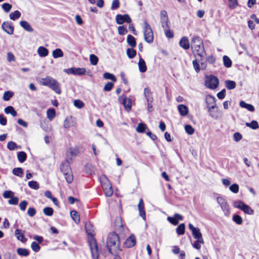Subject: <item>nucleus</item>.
<instances>
[{
    "instance_id": "obj_1",
    "label": "nucleus",
    "mask_w": 259,
    "mask_h": 259,
    "mask_svg": "<svg viewBox=\"0 0 259 259\" xmlns=\"http://www.w3.org/2000/svg\"><path fill=\"white\" fill-rule=\"evenodd\" d=\"M120 245L118 235L115 232L109 233L106 241V245L109 252L112 255L116 254L117 251L119 250Z\"/></svg>"
},
{
    "instance_id": "obj_2",
    "label": "nucleus",
    "mask_w": 259,
    "mask_h": 259,
    "mask_svg": "<svg viewBox=\"0 0 259 259\" xmlns=\"http://www.w3.org/2000/svg\"><path fill=\"white\" fill-rule=\"evenodd\" d=\"M191 48L193 53L200 58H204L206 53L204 50L203 42L199 36H194L191 41Z\"/></svg>"
},
{
    "instance_id": "obj_3",
    "label": "nucleus",
    "mask_w": 259,
    "mask_h": 259,
    "mask_svg": "<svg viewBox=\"0 0 259 259\" xmlns=\"http://www.w3.org/2000/svg\"><path fill=\"white\" fill-rule=\"evenodd\" d=\"M41 84L47 86L54 91L57 94H60L61 90L59 83L55 79L50 76L42 78Z\"/></svg>"
},
{
    "instance_id": "obj_4",
    "label": "nucleus",
    "mask_w": 259,
    "mask_h": 259,
    "mask_svg": "<svg viewBox=\"0 0 259 259\" xmlns=\"http://www.w3.org/2000/svg\"><path fill=\"white\" fill-rule=\"evenodd\" d=\"M101 184L105 195L107 197L111 196L113 193L112 185L109 180L105 176L101 178Z\"/></svg>"
},
{
    "instance_id": "obj_5",
    "label": "nucleus",
    "mask_w": 259,
    "mask_h": 259,
    "mask_svg": "<svg viewBox=\"0 0 259 259\" xmlns=\"http://www.w3.org/2000/svg\"><path fill=\"white\" fill-rule=\"evenodd\" d=\"M143 32L145 40L149 44L152 43L154 39L153 31L150 25L146 21L144 22Z\"/></svg>"
},
{
    "instance_id": "obj_6",
    "label": "nucleus",
    "mask_w": 259,
    "mask_h": 259,
    "mask_svg": "<svg viewBox=\"0 0 259 259\" xmlns=\"http://www.w3.org/2000/svg\"><path fill=\"white\" fill-rule=\"evenodd\" d=\"M233 206L235 208L240 209L244 213L248 214H253L254 213L253 210L248 205L245 204L241 200L235 201L233 203Z\"/></svg>"
},
{
    "instance_id": "obj_7",
    "label": "nucleus",
    "mask_w": 259,
    "mask_h": 259,
    "mask_svg": "<svg viewBox=\"0 0 259 259\" xmlns=\"http://www.w3.org/2000/svg\"><path fill=\"white\" fill-rule=\"evenodd\" d=\"M219 80L218 78L212 75H210L206 77L205 81V85L210 89H215L219 85Z\"/></svg>"
},
{
    "instance_id": "obj_8",
    "label": "nucleus",
    "mask_w": 259,
    "mask_h": 259,
    "mask_svg": "<svg viewBox=\"0 0 259 259\" xmlns=\"http://www.w3.org/2000/svg\"><path fill=\"white\" fill-rule=\"evenodd\" d=\"M217 201L223 210L224 214L229 216L230 213L229 205L226 200L222 197H218Z\"/></svg>"
},
{
    "instance_id": "obj_9",
    "label": "nucleus",
    "mask_w": 259,
    "mask_h": 259,
    "mask_svg": "<svg viewBox=\"0 0 259 259\" xmlns=\"http://www.w3.org/2000/svg\"><path fill=\"white\" fill-rule=\"evenodd\" d=\"M64 72L67 74L81 75L85 73L86 69L84 68H70L65 69Z\"/></svg>"
},
{
    "instance_id": "obj_10",
    "label": "nucleus",
    "mask_w": 259,
    "mask_h": 259,
    "mask_svg": "<svg viewBox=\"0 0 259 259\" xmlns=\"http://www.w3.org/2000/svg\"><path fill=\"white\" fill-rule=\"evenodd\" d=\"M116 22L118 24H122L123 23H131L132 19L128 14H117L115 17Z\"/></svg>"
},
{
    "instance_id": "obj_11",
    "label": "nucleus",
    "mask_w": 259,
    "mask_h": 259,
    "mask_svg": "<svg viewBox=\"0 0 259 259\" xmlns=\"http://www.w3.org/2000/svg\"><path fill=\"white\" fill-rule=\"evenodd\" d=\"M2 29L9 35L13 34L14 31V27L10 21L4 22L2 24Z\"/></svg>"
},
{
    "instance_id": "obj_12",
    "label": "nucleus",
    "mask_w": 259,
    "mask_h": 259,
    "mask_svg": "<svg viewBox=\"0 0 259 259\" xmlns=\"http://www.w3.org/2000/svg\"><path fill=\"white\" fill-rule=\"evenodd\" d=\"M90 245L93 259H98L99 257V252L97 242L95 241L93 244L90 243Z\"/></svg>"
},
{
    "instance_id": "obj_13",
    "label": "nucleus",
    "mask_w": 259,
    "mask_h": 259,
    "mask_svg": "<svg viewBox=\"0 0 259 259\" xmlns=\"http://www.w3.org/2000/svg\"><path fill=\"white\" fill-rule=\"evenodd\" d=\"M183 219V217L181 214L175 213L173 217H168L167 220L170 223L176 226L178 224L179 221H182Z\"/></svg>"
},
{
    "instance_id": "obj_14",
    "label": "nucleus",
    "mask_w": 259,
    "mask_h": 259,
    "mask_svg": "<svg viewBox=\"0 0 259 259\" xmlns=\"http://www.w3.org/2000/svg\"><path fill=\"white\" fill-rule=\"evenodd\" d=\"M136 243V237L134 234H131L130 236L127 238L124 243V245L128 248L133 247Z\"/></svg>"
},
{
    "instance_id": "obj_15",
    "label": "nucleus",
    "mask_w": 259,
    "mask_h": 259,
    "mask_svg": "<svg viewBox=\"0 0 259 259\" xmlns=\"http://www.w3.org/2000/svg\"><path fill=\"white\" fill-rule=\"evenodd\" d=\"M75 124L76 122L73 118L72 116H68L64 121L63 126L65 128H69L71 126H75Z\"/></svg>"
},
{
    "instance_id": "obj_16",
    "label": "nucleus",
    "mask_w": 259,
    "mask_h": 259,
    "mask_svg": "<svg viewBox=\"0 0 259 259\" xmlns=\"http://www.w3.org/2000/svg\"><path fill=\"white\" fill-rule=\"evenodd\" d=\"M60 170L63 174L71 171L69 162L68 159H66L61 164L60 166Z\"/></svg>"
},
{
    "instance_id": "obj_17",
    "label": "nucleus",
    "mask_w": 259,
    "mask_h": 259,
    "mask_svg": "<svg viewBox=\"0 0 259 259\" xmlns=\"http://www.w3.org/2000/svg\"><path fill=\"white\" fill-rule=\"evenodd\" d=\"M138 209L139 211V215L143 219H146V213L144 210V203L142 199H140L138 204Z\"/></svg>"
},
{
    "instance_id": "obj_18",
    "label": "nucleus",
    "mask_w": 259,
    "mask_h": 259,
    "mask_svg": "<svg viewBox=\"0 0 259 259\" xmlns=\"http://www.w3.org/2000/svg\"><path fill=\"white\" fill-rule=\"evenodd\" d=\"M20 26L26 31L32 32L34 30L30 24L26 21L23 20L20 22Z\"/></svg>"
},
{
    "instance_id": "obj_19",
    "label": "nucleus",
    "mask_w": 259,
    "mask_h": 259,
    "mask_svg": "<svg viewBox=\"0 0 259 259\" xmlns=\"http://www.w3.org/2000/svg\"><path fill=\"white\" fill-rule=\"evenodd\" d=\"M180 46L185 50H188L190 48V44L188 38L186 36L183 37L180 40Z\"/></svg>"
},
{
    "instance_id": "obj_20",
    "label": "nucleus",
    "mask_w": 259,
    "mask_h": 259,
    "mask_svg": "<svg viewBox=\"0 0 259 259\" xmlns=\"http://www.w3.org/2000/svg\"><path fill=\"white\" fill-rule=\"evenodd\" d=\"M178 110L181 116H185L188 113V108L185 105L181 104L178 106Z\"/></svg>"
},
{
    "instance_id": "obj_21",
    "label": "nucleus",
    "mask_w": 259,
    "mask_h": 259,
    "mask_svg": "<svg viewBox=\"0 0 259 259\" xmlns=\"http://www.w3.org/2000/svg\"><path fill=\"white\" fill-rule=\"evenodd\" d=\"M21 232V230L18 229H16L15 231V235L18 240L23 243H25L26 242L27 239L24 237V234Z\"/></svg>"
},
{
    "instance_id": "obj_22",
    "label": "nucleus",
    "mask_w": 259,
    "mask_h": 259,
    "mask_svg": "<svg viewBox=\"0 0 259 259\" xmlns=\"http://www.w3.org/2000/svg\"><path fill=\"white\" fill-rule=\"evenodd\" d=\"M138 66L139 71L142 73H144L147 71V66L144 59L142 58H140L139 61L138 63Z\"/></svg>"
},
{
    "instance_id": "obj_23",
    "label": "nucleus",
    "mask_w": 259,
    "mask_h": 259,
    "mask_svg": "<svg viewBox=\"0 0 259 259\" xmlns=\"http://www.w3.org/2000/svg\"><path fill=\"white\" fill-rule=\"evenodd\" d=\"M239 105L241 107L245 108L249 111L253 112L254 110V108L253 105L247 104L244 101H241L239 103Z\"/></svg>"
},
{
    "instance_id": "obj_24",
    "label": "nucleus",
    "mask_w": 259,
    "mask_h": 259,
    "mask_svg": "<svg viewBox=\"0 0 259 259\" xmlns=\"http://www.w3.org/2000/svg\"><path fill=\"white\" fill-rule=\"evenodd\" d=\"M37 53L41 57H45L48 55L49 51L44 47H39L37 50Z\"/></svg>"
},
{
    "instance_id": "obj_25",
    "label": "nucleus",
    "mask_w": 259,
    "mask_h": 259,
    "mask_svg": "<svg viewBox=\"0 0 259 259\" xmlns=\"http://www.w3.org/2000/svg\"><path fill=\"white\" fill-rule=\"evenodd\" d=\"M70 215L72 220L76 224H78L80 222V217L78 212L76 210H71L70 211Z\"/></svg>"
},
{
    "instance_id": "obj_26",
    "label": "nucleus",
    "mask_w": 259,
    "mask_h": 259,
    "mask_svg": "<svg viewBox=\"0 0 259 259\" xmlns=\"http://www.w3.org/2000/svg\"><path fill=\"white\" fill-rule=\"evenodd\" d=\"M5 112L6 114H11L13 117H15L17 115V113L14 108L13 107L11 106H9L5 108Z\"/></svg>"
},
{
    "instance_id": "obj_27",
    "label": "nucleus",
    "mask_w": 259,
    "mask_h": 259,
    "mask_svg": "<svg viewBox=\"0 0 259 259\" xmlns=\"http://www.w3.org/2000/svg\"><path fill=\"white\" fill-rule=\"evenodd\" d=\"M127 42L129 46L132 48L136 46V41L135 38L132 35L128 34L127 37Z\"/></svg>"
},
{
    "instance_id": "obj_28",
    "label": "nucleus",
    "mask_w": 259,
    "mask_h": 259,
    "mask_svg": "<svg viewBox=\"0 0 259 259\" xmlns=\"http://www.w3.org/2000/svg\"><path fill=\"white\" fill-rule=\"evenodd\" d=\"M114 224L117 229H118L121 231L123 230V225L122 223V220L120 217H117L116 218Z\"/></svg>"
},
{
    "instance_id": "obj_29",
    "label": "nucleus",
    "mask_w": 259,
    "mask_h": 259,
    "mask_svg": "<svg viewBox=\"0 0 259 259\" xmlns=\"http://www.w3.org/2000/svg\"><path fill=\"white\" fill-rule=\"evenodd\" d=\"M225 86L228 90H231L235 89L236 87V83L234 81L227 80L225 82Z\"/></svg>"
},
{
    "instance_id": "obj_30",
    "label": "nucleus",
    "mask_w": 259,
    "mask_h": 259,
    "mask_svg": "<svg viewBox=\"0 0 259 259\" xmlns=\"http://www.w3.org/2000/svg\"><path fill=\"white\" fill-rule=\"evenodd\" d=\"M144 95L147 99V102H153V98L150 89L146 88L144 89Z\"/></svg>"
},
{
    "instance_id": "obj_31",
    "label": "nucleus",
    "mask_w": 259,
    "mask_h": 259,
    "mask_svg": "<svg viewBox=\"0 0 259 259\" xmlns=\"http://www.w3.org/2000/svg\"><path fill=\"white\" fill-rule=\"evenodd\" d=\"M17 158L20 163H23L27 158V154L24 151L19 152L17 153Z\"/></svg>"
},
{
    "instance_id": "obj_32",
    "label": "nucleus",
    "mask_w": 259,
    "mask_h": 259,
    "mask_svg": "<svg viewBox=\"0 0 259 259\" xmlns=\"http://www.w3.org/2000/svg\"><path fill=\"white\" fill-rule=\"evenodd\" d=\"M17 252L19 255L23 256H27L30 253L29 250L23 248H17Z\"/></svg>"
},
{
    "instance_id": "obj_33",
    "label": "nucleus",
    "mask_w": 259,
    "mask_h": 259,
    "mask_svg": "<svg viewBox=\"0 0 259 259\" xmlns=\"http://www.w3.org/2000/svg\"><path fill=\"white\" fill-rule=\"evenodd\" d=\"M63 52L60 49H56L52 52V55L54 58H58L63 56Z\"/></svg>"
},
{
    "instance_id": "obj_34",
    "label": "nucleus",
    "mask_w": 259,
    "mask_h": 259,
    "mask_svg": "<svg viewBox=\"0 0 259 259\" xmlns=\"http://www.w3.org/2000/svg\"><path fill=\"white\" fill-rule=\"evenodd\" d=\"M216 102L215 98L210 95H208L206 97V103L207 105V108L209 107V106H211L212 104H214Z\"/></svg>"
},
{
    "instance_id": "obj_35",
    "label": "nucleus",
    "mask_w": 259,
    "mask_h": 259,
    "mask_svg": "<svg viewBox=\"0 0 259 259\" xmlns=\"http://www.w3.org/2000/svg\"><path fill=\"white\" fill-rule=\"evenodd\" d=\"M7 148L9 150L12 151L18 149H20L21 147L17 146L15 142L13 141H10L7 144Z\"/></svg>"
},
{
    "instance_id": "obj_36",
    "label": "nucleus",
    "mask_w": 259,
    "mask_h": 259,
    "mask_svg": "<svg viewBox=\"0 0 259 259\" xmlns=\"http://www.w3.org/2000/svg\"><path fill=\"white\" fill-rule=\"evenodd\" d=\"M185 225L184 223L180 224L176 229V232L178 235H182L185 233Z\"/></svg>"
},
{
    "instance_id": "obj_37",
    "label": "nucleus",
    "mask_w": 259,
    "mask_h": 259,
    "mask_svg": "<svg viewBox=\"0 0 259 259\" xmlns=\"http://www.w3.org/2000/svg\"><path fill=\"white\" fill-rule=\"evenodd\" d=\"M47 118L51 121L56 115V111L54 109H49L47 111Z\"/></svg>"
},
{
    "instance_id": "obj_38",
    "label": "nucleus",
    "mask_w": 259,
    "mask_h": 259,
    "mask_svg": "<svg viewBox=\"0 0 259 259\" xmlns=\"http://www.w3.org/2000/svg\"><path fill=\"white\" fill-rule=\"evenodd\" d=\"M160 22L161 24V27L163 30H166L169 28V21L168 18L167 19H161Z\"/></svg>"
},
{
    "instance_id": "obj_39",
    "label": "nucleus",
    "mask_w": 259,
    "mask_h": 259,
    "mask_svg": "<svg viewBox=\"0 0 259 259\" xmlns=\"http://www.w3.org/2000/svg\"><path fill=\"white\" fill-rule=\"evenodd\" d=\"M21 13L18 11H15L14 12H12L10 14L9 17L12 20H16L19 19L21 16Z\"/></svg>"
},
{
    "instance_id": "obj_40",
    "label": "nucleus",
    "mask_w": 259,
    "mask_h": 259,
    "mask_svg": "<svg viewBox=\"0 0 259 259\" xmlns=\"http://www.w3.org/2000/svg\"><path fill=\"white\" fill-rule=\"evenodd\" d=\"M192 235L193 237L195 239H201L202 238V234L200 232V229L199 228H197L195 230L192 232Z\"/></svg>"
},
{
    "instance_id": "obj_41",
    "label": "nucleus",
    "mask_w": 259,
    "mask_h": 259,
    "mask_svg": "<svg viewBox=\"0 0 259 259\" xmlns=\"http://www.w3.org/2000/svg\"><path fill=\"white\" fill-rule=\"evenodd\" d=\"M12 172L14 175L22 178L23 174V170L21 167L14 168L12 170Z\"/></svg>"
},
{
    "instance_id": "obj_42",
    "label": "nucleus",
    "mask_w": 259,
    "mask_h": 259,
    "mask_svg": "<svg viewBox=\"0 0 259 259\" xmlns=\"http://www.w3.org/2000/svg\"><path fill=\"white\" fill-rule=\"evenodd\" d=\"M63 175L64 176V178L65 179L66 182L68 184H70L72 182L73 180V175L72 173V171L71 172H68L64 173V174H63Z\"/></svg>"
},
{
    "instance_id": "obj_43",
    "label": "nucleus",
    "mask_w": 259,
    "mask_h": 259,
    "mask_svg": "<svg viewBox=\"0 0 259 259\" xmlns=\"http://www.w3.org/2000/svg\"><path fill=\"white\" fill-rule=\"evenodd\" d=\"M245 125L253 130H255L258 128V122L255 120H252L251 122H246Z\"/></svg>"
},
{
    "instance_id": "obj_44",
    "label": "nucleus",
    "mask_w": 259,
    "mask_h": 259,
    "mask_svg": "<svg viewBox=\"0 0 259 259\" xmlns=\"http://www.w3.org/2000/svg\"><path fill=\"white\" fill-rule=\"evenodd\" d=\"M137 52L133 48H128L126 50V54L130 59L134 58L136 55Z\"/></svg>"
},
{
    "instance_id": "obj_45",
    "label": "nucleus",
    "mask_w": 259,
    "mask_h": 259,
    "mask_svg": "<svg viewBox=\"0 0 259 259\" xmlns=\"http://www.w3.org/2000/svg\"><path fill=\"white\" fill-rule=\"evenodd\" d=\"M223 62L224 65L226 67L229 68L232 66V61L229 57L227 56H224L223 57Z\"/></svg>"
},
{
    "instance_id": "obj_46",
    "label": "nucleus",
    "mask_w": 259,
    "mask_h": 259,
    "mask_svg": "<svg viewBox=\"0 0 259 259\" xmlns=\"http://www.w3.org/2000/svg\"><path fill=\"white\" fill-rule=\"evenodd\" d=\"M147 128V126L146 124L143 123H140L138 124L136 128V131L138 133H144L146 129Z\"/></svg>"
},
{
    "instance_id": "obj_47",
    "label": "nucleus",
    "mask_w": 259,
    "mask_h": 259,
    "mask_svg": "<svg viewBox=\"0 0 259 259\" xmlns=\"http://www.w3.org/2000/svg\"><path fill=\"white\" fill-rule=\"evenodd\" d=\"M123 105H124L125 108L127 110H130L132 107L131 100L126 98H124L123 102Z\"/></svg>"
},
{
    "instance_id": "obj_48",
    "label": "nucleus",
    "mask_w": 259,
    "mask_h": 259,
    "mask_svg": "<svg viewBox=\"0 0 259 259\" xmlns=\"http://www.w3.org/2000/svg\"><path fill=\"white\" fill-rule=\"evenodd\" d=\"M196 240L192 244V246L194 248L198 250L201 248L200 244L204 243V241L203 239Z\"/></svg>"
},
{
    "instance_id": "obj_49",
    "label": "nucleus",
    "mask_w": 259,
    "mask_h": 259,
    "mask_svg": "<svg viewBox=\"0 0 259 259\" xmlns=\"http://www.w3.org/2000/svg\"><path fill=\"white\" fill-rule=\"evenodd\" d=\"M14 95V93L11 91H6L4 93L3 95V100L4 101H9L11 98H12Z\"/></svg>"
},
{
    "instance_id": "obj_50",
    "label": "nucleus",
    "mask_w": 259,
    "mask_h": 259,
    "mask_svg": "<svg viewBox=\"0 0 259 259\" xmlns=\"http://www.w3.org/2000/svg\"><path fill=\"white\" fill-rule=\"evenodd\" d=\"M90 61L92 65H96L98 64L99 59L95 55L91 54L90 55Z\"/></svg>"
},
{
    "instance_id": "obj_51",
    "label": "nucleus",
    "mask_w": 259,
    "mask_h": 259,
    "mask_svg": "<svg viewBox=\"0 0 259 259\" xmlns=\"http://www.w3.org/2000/svg\"><path fill=\"white\" fill-rule=\"evenodd\" d=\"M43 212L46 215L52 216L54 213V210L50 207H46L43 209Z\"/></svg>"
},
{
    "instance_id": "obj_52",
    "label": "nucleus",
    "mask_w": 259,
    "mask_h": 259,
    "mask_svg": "<svg viewBox=\"0 0 259 259\" xmlns=\"http://www.w3.org/2000/svg\"><path fill=\"white\" fill-rule=\"evenodd\" d=\"M78 150L73 148H69L67 152V157L76 156Z\"/></svg>"
},
{
    "instance_id": "obj_53",
    "label": "nucleus",
    "mask_w": 259,
    "mask_h": 259,
    "mask_svg": "<svg viewBox=\"0 0 259 259\" xmlns=\"http://www.w3.org/2000/svg\"><path fill=\"white\" fill-rule=\"evenodd\" d=\"M186 132L189 135H193L195 132L194 128L190 124H187L185 126Z\"/></svg>"
},
{
    "instance_id": "obj_54",
    "label": "nucleus",
    "mask_w": 259,
    "mask_h": 259,
    "mask_svg": "<svg viewBox=\"0 0 259 259\" xmlns=\"http://www.w3.org/2000/svg\"><path fill=\"white\" fill-rule=\"evenodd\" d=\"M207 108L208 111L209 112L210 116L213 118H216L217 116L215 115V114L213 113L212 111V110L214 109L215 108H217L216 103H215L212 105L209 106V107Z\"/></svg>"
},
{
    "instance_id": "obj_55",
    "label": "nucleus",
    "mask_w": 259,
    "mask_h": 259,
    "mask_svg": "<svg viewBox=\"0 0 259 259\" xmlns=\"http://www.w3.org/2000/svg\"><path fill=\"white\" fill-rule=\"evenodd\" d=\"M31 248L32 250L35 252H38L40 249V246L39 244L36 243L35 241L32 242L31 244Z\"/></svg>"
},
{
    "instance_id": "obj_56",
    "label": "nucleus",
    "mask_w": 259,
    "mask_h": 259,
    "mask_svg": "<svg viewBox=\"0 0 259 259\" xmlns=\"http://www.w3.org/2000/svg\"><path fill=\"white\" fill-rule=\"evenodd\" d=\"M103 76L106 79H110L114 82L116 81V78L115 76L111 73L105 72V73H104Z\"/></svg>"
},
{
    "instance_id": "obj_57",
    "label": "nucleus",
    "mask_w": 259,
    "mask_h": 259,
    "mask_svg": "<svg viewBox=\"0 0 259 259\" xmlns=\"http://www.w3.org/2000/svg\"><path fill=\"white\" fill-rule=\"evenodd\" d=\"M127 32L126 27L125 26H120L118 27V32L119 35H125Z\"/></svg>"
},
{
    "instance_id": "obj_58",
    "label": "nucleus",
    "mask_w": 259,
    "mask_h": 259,
    "mask_svg": "<svg viewBox=\"0 0 259 259\" xmlns=\"http://www.w3.org/2000/svg\"><path fill=\"white\" fill-rule=\"evenodd\" d=\"M232 220L238 225H241L243 222L242 218L238 214H234L233 216Z\"/></svg>"
},
{
    "instance_id": "obj_59",
    "label": "nucleus",
    "mask_w": 259,
    "mask_h": 259,
    "mask_svg": "<svg viewBox=\"0 0 259 259\" xmlns=\"http://www.w3.org/2000/svg\"><path fill=\"white\" fill-rule=\"evenodd\" d=\"M85 170L87 174L91 175L94 171V167L92 164L88 163L85 165Z\"/></svg>"
},
{
    "instance_id": "obj_60",
    "label": "nucleus",
    "mask_w": 259,
    "mask_h": 259,
    "mask_svg": "<svg viewBox=\"0 0 259 259\" xmlns=\"http://www.w3.org/2000/svg\"><path fill=\"white\" fill-rule=\"evenodd\" d=\"M29 187L34 190H37L39 188V185L37 182L31 181H29L28 184Z\"/></svg>"
},
{
    "instance_id": "obj_61",
    "label": "nucleus",
    "mask_w": 259,
    "mask_h": 259,
    "mask_svg": "<svg viewBox=\"0 0 259 259\" xmlns=\"http://www.w3.org/2000/svg\"><path fill=\"white\" fill-rule=\"evenodd\" d=\"M2 7L5 12L8 13L10 11L11 9H12V6L8 3H4L2 5Z\"/></svg>"
},
{
    "instance_id": "obj_62",
    "label": "nucleus",
    "mask_w": 259,
    "mask_h": 259,
    "mask_svg": "<svg viewBox=\"0 0 259 259\" xmlns=\"http://www.w3.org/2000/svg\"><path fill=\"white\" fill-rule=\"evenodd\" d=\"M229 189L232 192L237 193L239 191V186L237 184H233L230 186Z\"/></svg>"
},
{
    "instance_id": "obj_63",
    "label": "nucleus",
    "mask_w": 259,
    "mask_h": 259,
    "mask_svg": "<svg viewBox=\"0 0 259 259\" xmlns=\"http://www.w3.org/2000/svg\"><path fill=\"white\" fill-rule=\"evenodd\" d=\"M205 57L204 58H200V60L198 59L199 63H200V68L202 70H204L206 67V61L205 60Z\"/></svg>"
},
{
    "instance_id": "obj_64",
    "label": "nucleus",
    "mask_w": 259,
    "mask_h": 259,
    "mask_svg": "<svg viewBox=\"0 0 259 259\" xmlns=\"http://www.w3.org/2000/svg\"><path fill=\"white\" fill-rule=\"evenodd\" d=\"M3 195L5 198H11L14 195V193L13 192H12L11 191L6 190V191H4Z\"/></svg>"
}]
</instances>
